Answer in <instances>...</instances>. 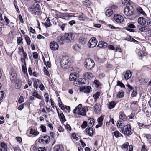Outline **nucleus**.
<instances>
[{"label": "nucleus", "mask_w": 151, "mask_h": 151, "mask_svg": "<svg viewBox=\"0 0 151 151\" xmlns=\"http://www.w3.org/2000/svg\"><path fill=\"white\" fill-rule=\"evenodd\" d=\"M131 72L129 70H127L124 75V78L126 80H128L131 77Z\"/></svg>", "instance_id": "a878e982"}, {"label": "nucleus", "mask_w": 151, "mask_h": 151, "mask_svg": "<svg viewBox=\"0 0 151 151\" xmlns=\"http://www.w3.org/2000/svg\"><path fill=\"white\" fill-rule=\"evenodd\" d=\"M97 43V41L96 39L93 37L91 39L88 44V47L90 48H93L95 47Z\"/></svg>", "instance_id": "6e6552de"}, {"label": "nucleus", "mask_w": 151, "mask_h": 151, "mask_svg": "<svg viewBox=\"0 0 151 151\" xmlns=\"http://www.w3.org/2000/svg\"><path fill=\"white\" fill-rule=\"evenodd\" d=\"M50 47L52 50H56L58 49L59 46L56 42L53 41L51 42L50 44Z\"/></svg>", "instance_id": "9d476101"}, {"label": "nucleus", "mask_w": 151, "mask_h": 151, "mask_svg": "<svg viewBox=\"0 0 151 151\" xmlns=\"http://www.w3.org/2000/svg\"><path fill=\"white\" fill-rule=\"evenodd\" d=\"M129 145V143L127 142L122 145V147L123 148H126L128 147Z\"/></svg>", "instance_id": "8fccbe9b"}, {"label": "nucleus", "mask_w": 151, "mask_h": 151, "mask_svg": "<svg viewBox=\"0 0 151 151\" xmlns=\"http://www.w3.org/2000/svg\"><path fill=\"white\" fill-rule=\"evenodd\" d=\"M91 88V87L89 86H83L79 88L80 90L81 91H82L84 93H89Z\"/></svg>", "instance_id": "ddd939ff"}, {"label": "nucleus", "mask_w": 151, "mask_h": 151, "mask_svg": "<svg viewBox=\"0 0 151 151\" xmlns=\"http://www.w3.org/2000/svg\"><path fill=\"white\" fill-rule=\"evenodd\" d=\"M65 40H72L74 38L75 36L72 33H65L64 35Z\"/></svg>", "instance_id": "f8f14e48"}, {"label": "nucleus", "mask_w": 151, "mask_h": 151, "mask_svg": "<svg viewBox=\"0 0 151 151\" xmlns=\"http://www.w3.org/2000/svg\"><path fill=\"white\" fill-rule=\"evenodd\" d=\"M69 58L66 56L63 57L61 61V65L64 69L68 68L70 65Z\"/></svg>", "instance_id": "20e7f679"}, {"label": "nucleus", "mask_w": 151, "mask_h": 151, "mask_svg": "<svg viewBox=\"0 0 151 151\" xmlns=\"http://www.w3.org/2000/svg\"><path fill=\"white\" fill-rule=\"evenodd\" d=\"M24 100V99L23 96H20L18 100V102L19 104H21L22 102H23Z\"/></svg>", "instance_id": "6e6d98bb"}, {"label": "nucleus", "mask_w": 151, "mask_h": 151, "mask_svg": "<svg viewBox=\"0 0 151 151\" xmlns=\"http://www.w3.org/2000/svg\"><path fill=\"white\" fill-rule=\"evenodd\" d=\"M72 137L73 139H76V140H78V138L76 137V134L75 133H73L72 134Z\"/></svg>", "instance_id": "e2e57ef3"}, {"label": "nucleus", "mask_w": 151, "mask_h": 151, "mask_svg": "<svg viewBox=\"0 0 151 151\" xmlns=\"http://www.w3.org/2000/svg\"><path fill=\"white\" fill-rule=\"evenodd\" d=\"M104 119V116H101L100 117H99L97 119L98 122L99 124L100 125H102V121Z\"/></svg>", "instance_id": "72a5a7b5"}, {"label": "nucleus", "mask_w": 151, "mask_h": 151, "mask_svg": "<svg viewBox=\"0 0 151 151\" xmlns=\"http://www.w3.org/2000/svg\"><path fill=\"white\" fill-rule=\"evenodd\" d=\"M137 11L139 14H142L143 15H145L146 14L145 12L143 11L142 9L140 7H138L137 8Z\"/></svg>", "instance_id": "c85d7f7f"}, {"label": "nucleus", "mask_w": 151, "mask_h": 151, "mask_svg": "<svg viewBox=\"0 0 151 151\" xmlns=\"http://www.w3.org/2000/svg\"><path fill=\"white\" fill-rule=\"evenodd\" d=\"M38 151H46L45 147H39L38 149Z\"/></svg>", "instance_id": "774afa93"}, {"label": "nucleus", "mask_w": 151, "mask_h": 151, "mask_svg": "<svg viewBox=\"0 0 151 151\" xmlns=\"http://www.w3.org/2000/svg\"><path fill=\"white\" fill-rule=\"evenodd\" d=\"M127 28H135V26L132 24L129 23L127 24Z\"/></svg>", "instance_id": "864d4df0"}, {"label": "nucleus", "mask_w": 151, "mask_h": 151, "mask_svg": "<svg viewBox=\"0 0 151 151\" xmlns=\"http://www.w3.org/2000/svg\"><path fill=\"white\" fill-rule=\"evenodd\" d=\"M79 42L81 44H84L86 43V40L84 39H82L79 40Z\"/></svg>", "instance_id": "4d7b16f0"}, {"label": "nucleus", "mask_w": 151, "mask_h": 151, "mask_svg": "<svg viewBox=\"0 0 151 151\" xmlns=\"http://www.w3.org/2000/svg\"><path fill=\"white\" fill-rule=\"evenodd\" d=\"M58 131L60 132H63L64 131V129L61 126H59L58 128Z\"/></svg>", "instance_id": "680f3d73"}, {"label": "nucleus", "mask_w": 151, "mask_h": 151, "mask_svg": "<svg viewBox=\"0 0 151 151\" xmlns=\"http://www.w3.org/2000/svg\"><path fill=\"white\" fill-rule=\"evenodd\" d=\"M113 13V11L111 9L107 10L105 13V14L106 16L109 17L111 16Z\"/></svg>", "instance_id": "7c9ffc66"}, {"label": "nucleus", "mask_w": 151, "mask_h": 151, "mask_svg": "<svg viewBox=\"0 0 151 151\" xmlns=\"http://www.w3.org/2000/svg\"><path fill=\"white\" fill-rule=\"evenodd\" d=\"M137 22L138 24L142 25H144L146 23V20L143 17H140L138 19Z\"/></svg>", "instance_id": "a211bd4d"}, {"label": "nucleus", "mask_w": 151, "mask_h": 151, "mask_svg": "<svg viewBox=\"0 0 151 151\" xmlns=\"http://www.w3.org/2000/svg\"><path fill=\"white\" fill-rule=\"evenodd\" d=\"M73 48L76 51H77L80 48L78 45L76 44L73 46Z\"/></svg>", "instance_id": "c03bdc74"}, {"label": "nucleus", "mask_w": 151, "mask_h": 151, "mask_svg": "<svg viewBox=\"0 0 151 151\" xmlns=\"http://www.w3.org/2000/svg\"><path fill=\"white\" fill-rule=\"evenodd\" d=\"M10 78L11 81L13 83L15 82L17 80V76L16 74L13 72L11 73L10 75Z\"/></svg>", "instance_id": "2eb2a0df"}, {"label": "nucleus", "mask_w": 151, "mask_h": 151, "mask_svg": "<svg viewBox=\"0 0 151 151\" xmlns=\"http://www.w3.org/2000/svg\"><path fill=\"white\" fill-rule=\"evenodd\" d=\"M113 133L114 134L115 137L116 138L119 137L120 134H121L118 131H115Z\"/></svg>", "instance_id": "37998d69"}, {"label": "nucleus", "mask_w": 151, "mask_h": 151, "mask_svg": "<svg viewBox=\"0 0 151 151\" xmlns=\"http://www.w3.org/2000/svg\"><path fill=\"white\" fill-rule=\"evenodd\" d=\"M94 112L96 114L100 113L101 111V106L99 104H96L94 106Z\"/></svg>", "instance_id": "4468645a"}, {"label": "nucleus", "mask_w": 151, "mask_h": 151, "mask_svg": "<svg viewBox=\"0 0 151 151\" xmlns=\"http://www.w3.org/2000/svg\"><path fill=\"white\" fill-rule=\"evenodd\" d=\"M124 13L127 16L132 15L134 12V9L132 6H126L124 9Z\"/></svg>", "instance_id": "423d86ee"}, {"label": "nucleus", "mask_w": 151, "mask_h": 151, "mask_svg": "<svg viewBox=\"0 0 151 151\" xmlns=\"http://www.w3.org/2000/svg\"><path fill=\"white\" fill-rule=\"evenodd\" d=\"M15 87L17 89H19L21 86V81L17 80L15 82Z\"/></svg>", "instance_id": "cd10ccee"}, {"label": "nucleus", "mask_w": 151, "mask_h": 151, "mask_svg": "<svg viewBox=\"0 0 151 151\" xmlns=\"http://www.w3.org/2000/svg\"><path fill=\"white\" fill-rule=\"evenodd\" d=\"M94 83L96 85V86L97 88L101 85L100 83L97 80H95L94 81Z\"/></svg>", "instance_id": "a19ab883"}, {"label": "nucleus", "mask_w": 151, "mask_h": 151, "mask_svg": "<svg viewBox=\"0 0 151 151\" xmlns=\"http://www.w3.org/2000/svg\"><path fill=\"white\" fill-rule=\"evenodd\" d=\"M25 39L26 42L27 44L28 45H29L30 44L31 42L30 38L29 37L26 35V36L25 37Z\"/></svg>", "instance_id": "58836bf2"}, {"label": "nucleus", "mask_w": 151, "mask_h": 151, "mask_svg": "<svg viewBox=\"0 0 151 151\" xmlns=\"http://www.w3.org/2000/svg\"><path fill=\"white\" fill-rule=\"evenodd\" d=\"M22 37H19L17 39V43L19 45H21V44L22 43Z\"/></svg>", "instance_id": "a18cd8bd"}, {"label": "nucleus", "mask_w": 151, "mask_h": 151, "mask_svg": "<svg viewBox=\"0 0 151 151\" xmlns=\"http://www.w3.org/2000/svg\"><path fill=\"white\" fill-rule=\"evenodd\" d=\"M1 147L5 149H7V146L6 144L4 143H2L1 144Z\"/></svg>", "instance_id": "bf43d9fd"}, {"label": "nucleus", "mask_w": 151, "mask_h": 151, "mask_svg": "<svg viewBox=\"0 0 151 151\" xmlns=\"http://www.w3.org/2000/svg\"><path fill=\"white\" fill-rule=\"evenodd\" d=\"M44 96L45 98H46L45 101L47 102H48L49 101V95L48 93H46L44 94Z\"/></svg>", "instance_id": "5fc2aeb1"}, {"label": "nucleus", "mask_w": 151, "mask_h": 151, "mask_svg": "<svg viewBox=\"0 0 151 151\" xmlns=\"http://www.w3.org/2000/svg\"><path fill=\"white\" fill-rule=\"evenodd\" d=\"M29 11L35 15L38 14L40 11V5L37 4H35L31 5L29 9Z\"/></svg>", "instance_id": "f03ea898"}, {"label": "nucleus", "mask_w": 151, "mask_h": 151, "mask_svg": "<svg viewBox=\"0 0 151 151\" xmlns=\"http://www.w3.org/2000/svg\"><path fill=\"white\" fill-rule=\"evenodd\" d=\"M82 105L80 104L76 107L73 111V113L77 114L78 115L84 116L86 115V113L88 110V108L87 107H82Z\"/></svg>", "instance_id": "f257e3e1"}, {"label": "nucleus", "mask_w": 151, "mask_h": 151, "mask_svg": "<svg viewBox=\"0 0 151 151\" xmlns=\"http://www.w3.org/2000/svg\"><path fill=\"white\" fill-rule=\"evenodd\" d=\"M33 56L34 58L37 59L38 58V54L37 52H35L33 53Z\"/></svg>", "instance_id": "338daca9"}, {"label": "nucleus", "mask_w": 151, "mask_h": 151, "mask_svg": "<svg viewBox=\"0 0 151 151\" xmlns=\"http://www.w3.org/2000/svg\"><path fill=\"white\" fill-rule=\"evenodd\" d=\"M58 103L59 107L61 108L62 110L64 109V107L60 100V101H58Z\"/></svg>", "instance_id": "09e8293b"}, {"label": "nucleus", "mask_w": 151, "mask_h": 151, "mask_svg": "<svg viewBox=\"0 0 151 151\" xmlns=\"http://www.w3.org/2000/svg\"><path fill=\"white\" fill-rule=\"evenodd\" d=\"M98 46L100 48H106L107 46L106 43L103 41H100L98 44Z\"/></svg>", "instance_id": "6ab92c4d"}, {"label": "nucleus", "mask_w": 151, "mask_h": 151, "mask_svg": "<svg viewBox=\"0 0 151 151\" xmlns=\"http://www.w3.org/2000/svg\"><path fill=\"white\" fill-rule=\"evenodd\" d=\"M105 76L104 73H101L99 75V77L100 79H102Z\"/></svg>", "instance_id": "69168bd1"}, {"label": "nucleus", "mask_w": 151, "mask_h": 151, "mask_svg": "<svg viewBox=\"0 0 151 151\" xmlns=\"http://www.w3.org/2000/svg\"><path fill=\"white\" fill-rule=\"evenodd\" d=\"M120 132L124 135L128 136L132 133L130 124H127L122 128Z\"/></svg>", "instance_id": "7ed1b4c3"}, {"label": "nucleus", "mask_w": 151, "mask_h": 151, "mask_svg": "<svg viewBox=\"0 0 151 151\" xmlns=\"http://www.w3.org/2000/svg\"><path fill=\"white\" fill-rule=\"evenodd\" d=\"M82 81V80L80 78L78 80L77 79L74 81V84L76 86H79L80 85H82L83 83V82Z\"/></svg>", "instance_id": "b1692460"}, {"label": "nucleus", "mask_w": 151, "mask_h": 151, "mask_svg": "<svg viewBox=\"0 0 151 151\" xmlns=\"http://www.w3.org/2000/svg\"><path fill=\"white\" fill-rule=\"evenodd\" d=\"M16 140L19 143H21L22 141V139L19 137H17L15 138Z\"/></svg>", "instance_id": "0e129e2a"}, {"label": "nucleus", "mask_w": 151, "mask_h": 151, "mask_svg": "<svg viewBox=\"0 0 151 151\" xmlns=\"http://www.w3.org/2000/svg\"><path fill=\"white\" fill-rule=\"evenodd\" d=\"M137 95V92L136 91L133 90L131 94V96L132 97H136Z\"/></svg>", "instance_id": "052dcab7"}, {"label": "nucleus", "mask_w": 151, "mask_h": 151, "mask_svg": "<svg viewBox=\"0 0 151 151\" xmlns=\"http://www.w3.org/2000/svg\"><path fill=\"white\" fill-rule=\"evenodd\" d=\"M65 40L64 36H59L57 38V41L60 45H63L64 44V41Z\"/></svg>", "instance_id": "dca6fc26"}, {"label": "nucleus", "mask_w": 151, "mask_h": 151, "mask_svg": "<svg viewBox=\"0 0 151 151\" xmlns=\"http://www.w3.org/2000/svg\"><path fill=\"white\" fill-rule=\"evenodd\" d=\"M22 71L24 73H27V70L26 68V65H22Z\"/></svg>", "instance_id": "603ef678"}, {"label": "nucleus", "mask_w": 151, "mask_h": 151, "mask_svg": "<svg viewBox=\"0 0 151 151\" xmlns=\"http://www.w3.org/2000/svg\"><path fill=\"white\" fill-rule=\"evenodd\" d=\"M83 76L85 78L91 79L93 77V75L92 73L87 72L84 74Z\"/></svg>", "instance_id": "5701e85b"}, {"label": "nucleus", "mask_w": 151, "mask_h": 151, "mask_svg": "<svg viewBox=\"0 0 151 151\" xmlns=\"http://www.w3.org/2000/svg\"><path fill=\"white\" fill-rule=\"evenodd\" d=\"M139 29L140 31L145 32H147L148 31V28L147 27L145 26L140 27Z\"/></svg>", "instance_id": "473e14b6"}, {"label": "nucleus", "mask_w": 151, "mask_h": 151, "mask_svg": "<svg viewBox=\"0 0 151 151\" xmlns=\"http://www.w3.org/2000/svg\"><path fill=\"white\" fill-rule=\"evenodd\" d=\"M86 132L89 136H91L93 135V130L92 127H90L86 129Z\"/></svg>", "instance_id": "412c9836"}, {"label": "nucleus", "mask_w": 151, "mask_h": 151, "mask_svg": "<svg viewBox=\"0 0 151 151\" xmlns=\"http://www.w3.org/2000/svg\"><path fill=\"white\" fill-rule=\"evenodd\" d=\"M87 122V123H88V126L90 127H92L94 124L95 120L93 118H89L88 119Z\"/></svg>", "instance_id": "f3484780"}, {"label": "nucleus", "mask_w": 151, "mask_h": 151, "mask_svg": "<svg viewBox=\"0 0 151 151\" xmlns=\"http://www.w3.org/2000/svg\"><path fill=\"white\" fill-rule=\"evenodd\" d=\"M63 146L61 145H57L54 147V151H63Z\"/></svg>", "instance_id": "4be33fe9"}, {"label": "nucleus", "mask_w": 151, "mask_h": 151, "mask_svg": "<svg viewBox=\"0 0 151 151\" xmlns=\"http://www.w3.org/2000/svg\"><path fill=\"white\" fill-rule=\"evenodd\" d=\"M58 116L60 121L64 122L66 121L65 116L63 113L59 114Z\"/></svg>", "instance_id": "c756f323"}, {"label": "nucleus", "mask_w": 151, "mask_h": 151, "mask_svg": "<svg viewBox=\"0 0 151 151\" xmlns=\"http://www.w3.org/2000/svg\"><path fill=\"white\" fill-rule=\"evenodd\" d=\"M40 128L42 132H46V127L45 126L42 125L40 126Z\"/></svg>", "instance_id": "de8ad7c7"}, {"label": "nucleus", "mask_w": 151, "mask_h": 151, "mask_svg": "<svg viewBox=\"0 0 151 151\" xmlns=\"http://www.w3.org/2000/svg\"><path fill=\"white\" fill-rule=\"evenodd\" d=\"M43 71L45 75L48 76L49 75V73L47 69V68L45 67L43 68Z\"/></svg>", "instance_id": "13d9d810"}, {"label": "nucleus", "mask_w": 151, "mask_h": 151, "mask_svg": "<svg viewBox=\"0 0 151 151\" xmlns=\"http://www.w3.org/2000/svg\"><path fill=\"white\" fill-rule=\"evenodd\" d=\"M39 132L38 131L37 129L34 128H31L30 129V134L35 136L38 135L39 134Z\"/></svg>", "instance_id": "393cba45"}, {"label": "nucleus", "mask_w": 151, "mask_h": 151, "mask_svg": "<svg viewBox=\"0 0 151 151\" xmlns=\"http://www.w3.org/2000/svg\"><path fill=\"white\" fill-rule=\"evenodd\" d=\"M79 75L78 73H71L70 75L69 79L71 81H75L79 78Z\"/></svg>", "instance_id": "9b49d317"}, {"label": "nucleus", "mask_w": 151, "mask_h": 151, "mask_svg": "<svg viewBox=\"0 0 151 151\" xmlns=\"http://www.w3.org/2000/svg\"><path fill=\"white\" fill-rule=\"evenodd\" d=\"M147 80L146 79L141 78L139 80V82L141 85L145 84L147 83Z\"/></svg>", "instance_id": "f704fd0d"}, {"label": "nucleus", "mask_w": 151, "mask_h": 151, "mask_svg": "<svg viewBox=\"0 0 151 151\" xmlns=\"http://www.w3.org/2000/svg\"><path fill=\"white\" fill-rule=\"evenodd\" d=\"M85 67L88 69H91L95 65L94 62L91 59H86L84 62Z\"/></svg>", "instance_id": "39448f33"}, {"label": "nucleus", "mask_w": 151, "mask_h": 151, "mask_svg": "<svg viewBox=\"0 0 151 151\" xmlns=\"http://www.w3.org/2000/svg\"><path fill=\"white\" fill-rule=\"evenodd\" d=\"M33 96L39 99H41L42 98L41 96L36 92H34L33 93Z\"/></svg>", "instance_id": "ea45409f"}, {"label": "nucleus", "mask_w": 151, "mask_h": 151, "mask_svg": "<svg viewBox=\"0 0 151 151\" xmlns=\"http://www.w3.org/2000/svg\"><path fill=\"white\" fill-rule=\"evenodd\" d=\"M117 83L118 85L120 86V87L124 88H125L124 85L120 81H118L117 82Z\"/></svg>", "instance_id": "3c124183"}, {"label": "nucleus", "mask_w": 151, "mask_h": 151, "mask_svg": "<svg viewBox=\"0 0 151 151\" xmlns=\"http://www.w3.org/2000/svg\"><path fill=\"white\" fill-rule=\"evenodd\" d=\"M124 96V92L123 91L121 90L119 91L117 93V98H121L123 97Z\"/></svg>", "instance_id": "2f4dec72"}, {"label": "nucleus", "mask_w": 151, "mask_h": 151, "mask_svg": "<svg viewBox=\"0 0 151 151\" xmlns=\"http://www.w3.org/2000/svg\"><path fill=\"white\" fill-rule=\"evenodd\" d=\"M83 4L87 6L88 7H89V6H91L92 5V4L88 0H86L83 2Z\"/></svg>", "instance_id": "4c0bfd02"}, {"label": "nucleus", "mask_w": 151, "mask_h": 151, "mask_svg": "<svg viewBox=\"0 0 151 151\" xmlns=\"http://www.w3.org/2000/svg\"><path fill=\"white\" fill-rule=\"evenodd\" d=\"M116 103L114 101H112L111 102H109L108 103V107L109 109H112L114 108Z\"/></svg>", "instance_id": "bb28decb"}, {"label": "nucleus", "mask_w": 151, "mask_h": 151, "mask_svg": "<svg viewBox=\"0 0 151 151\" xmlns=\"http://www.w3.org/2000/svg\"><path fill=\"white\" fill-rule=\"evenodd\" d=\"M117 126L118 127H123L124 124H123L122 121H118L116 124Z\"/></svg>", "instance_id": "e433bc0d"}, {"label": "nucleus", "mask_w": 151, "mask_h": 151, "mask_svg": "<svg viewBox=\"0 0 151 151\" xmlns=\"http://www.w3.org/2000/svg\"><path fill=\"white\" fill-rule=\"evenodd\" d=\"M130 0H122V4L125 5H127L129 4Z\"/></svg>", "instance_id": "79ce46f5"}, {"label": "nucleus", "mask_w": 151, "mask_h": 151, "mask_svg": "<svg viewBox=\"0 0 151 151\" xmlns=\"http://www.w3.org/2000/svg\"><path fill=\"white\" fill-rule=\"evenodd\" d=\"M119 118L123 121H125L127 120V117L125 115L124 112L120 111L119 113Z\"/></svg>", "instance_id": "aec40b11"}, {"label": "nucleus", "mask_w": 151, "mask_h": 151, "mask_svg": "<svg viewBox=\"0 0 151 151\" xmlns=\"http://www.w3.org/2000/svg\"><path fill=\"white\" fill-rule=\"evenodd\" d=\"M114 19L117 23H120L122 22L124 20L123 17L119 14H115L114 16Z\"/></svg>", "instance_id": "1a4fd4ad"}, {"label": "nucleus", "mask_w": 151, "mask_h": 151, "mask_svg": "<svg viewBox=\"0 0 151 151\" xmlns=\"http://www.w3.org/2000/svg\"><path fill=\"white\" fill-rule=\"evenodd\" d=\"M87 126V122L86 121H84L81 125V127L83 128H85Z\"/></svg>", "instance_id": "49530a36"}, {"label": "nucleus", "mask_w": 151, "mask_h": 151, "mask_svg": "<svg viewBox=\"0 0 151 151\" xmlns=\"http://www.w3.org/2000/svg\"><path fill=\"white\" fill-rule=\"evenodd\" d=\"M100 95V93L99 92H97L95 94L93 95V97H94L95 101H96V100L99 98Z\"/></svg>", "instance_id": "c9c22d12"}, {"label": "nucleus", "mask_w": 151, "mask_h": 151, "mask_svg": "<svg viewBox=\"0 0 151 151\" xmlns=\"http://www.w3.org/2000/svg\"><path fill=\"white\" fill-rule=\"evenodd\" d=\"M50 141V138L48 136L41 137L39 139V142L44 144H48Z\"/></svg>", "instance_id": "0eeeda50"}]
</instances>
